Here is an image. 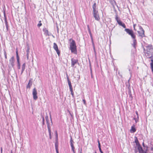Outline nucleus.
I'll return each mask as SVG.
<instances>
[{
	"label": "nucleus",
	"instance_id": "obj_22",
	"mask_svg": "<svg viewBox=\"0 0 153 153\" xmlns=\"http://www.w3.org/2000/svg\"><path fill=\"white\" fill-rule=\"evenodd\" d=\"M135 139L134 140V142L136 143V146H138L139 145H140V143H139V141L137 139V138L135 137Z\"/></svg>",
	"mask_w": 153,
	"mask_h": 153
},
{
	"label": "nucleus",
	"instance_id": "obj_17",
	"mask_svg": "<svg viewBox=\"0 0 153 153\" xmlns=\"http://www.w3.org/2000/svg\"><path fill=\"white\" fill-rule=\"evenodd\" d=\"M67 80L68 81V85L69 87L70 90L72 89V87L71 84V83L70 80H69V78L67 77Z\"/></svg>",
	"mask_w": 153,
	"mask_h": 153
},
{
	"label": "nucleus",
	"instance_id": "obj_18",
	"mask_svg": "<svg viewBox=\"0 0 153 153\" xmlns=\"http://www.w3.org/2000/svg\"><path fill=\"white\" fill-rule=\"evenodd\" d=\"M32 85V82L31 80H30L29 81L27 85V88H30L31 86Z\"/></svg>",
	"mask_w": 153,
	"mask_h": 153
},
{
	"label": "nucleus",
	"instance_id": "obj_48",
	"mask_svg": "<svg viewBox=\"0 0 153 153\" xmlns=\"http://www.w3.org/2000/svg\"><path fill=\"white\" fill-rule=\"evenodd\" d=\"M99 150L101 153H103V152L102 151L101 149H99Z\"/></svg>",
	"mask_w": 153,
	"mask_h": 153
},
{
	"label": "nucleus",
	"instance_id": "obj_11",
	"mask_svg": "<svg viewBox=\"0 0 153 153\" xmlns=\"http://www.w3.org/2000/svg\"><path fill=\"white\" fill-rule=\"evenodd\" d=\"M151 47H152V46H151V45H149L148 46H147V54H149L148 52H149V51H151L152 52L153 51V49Z\"/></svg>",
	"mask_w": 153,
	"mask_h": 153
},
{
	"label": "nucleus",
	"instance_id": "obj_32",
	"mask_svg": "<svg viewBox=\"0 0 153 153\" xmlns=\"http://www.w3.org/2000/svg\"><path fill=\"white\" fill-rule=\"evenodd\" d=\"M30 48L29 47H27L26 51L27 54H29Z\"/></svg>",
	"mask_w": 153,
	"mask_h": 153
},
{
	"label": "nucleus",
	"instance_id": "obj_38",
	"mask_svg": "<svg viewBox=\"0 0 153 153\" xmlns=\"http://www.w3.org/2000/svg\"><path fill=\"white\" fill-rule=\"evenodd\" d=\"M74 149H75V148L73 147V148H71V149H72V150L73 151L74 153H76L75 151L74 150Z\"/></svg>",
	"mask_w": 153,
	"mask_h": 153
},
{
	"label": "nucleus",
	"instance_id": "obj_57",
	"mask_svg": "<svg viewBox=\"0 0 153 153\" xmlns=\"http://www.w3.org/2000/svg\"><path fill=\"white\" fill-rule=\"evenodd\" d=\"M151 150L153 151V147H151Z\"/></svg>",
	"mask_w": 153,
	"mask_h": 153
},
{
	"label": "nucleus",
	"instance_id": "obj_45",
	"mask_svg": "<svg viewBox=\"0 0 153 153\" xmlns=\"http://www.w3.org/2000/svg\"><path fill=\"white\" fill-rule=\"evenodd\" d=\"M73 40H74L72 39V38L70 39H69V41L70 42H71V41H72Z\"/></svg>",
	"mask_w": 153,
	"mask_h": 153
},
{
	"label": "nucleus",
	"instance_id": "obj_27",
	"mask_svg": "<svg viewBox=\"0 0 153 153\" xmlns=\"http://www.w3.org/2000/svg\"><path fill=\"white\" fill-rule=\"evenodd\" d=\"M4 21L5 25H7V20L5 16V13H4Z\"/></svg>",
	"mask_w": 153,
	"mask_h": 153
},
{
	"label": "nucleus",
	"instance_id": "obj_24",
	"mask_svg": "<svg viewBox=\"0 0 153 153\" xmlns=\"http://www.w3.org/2000/svg\"><path fill=\"white\" fill-rule=\"evenodd\" d=\"M137 44V41L135 39H134L133 40V43L132 44V45L134 48H136V45Z\"/></svg>",
	"mask_w": 153,
	"mask_h": 153
},
{
	"label": "nucleus",
	"instance_id": "obj_42",
	"mask_svg": "<svg viewBox=\"0 0 153 153\" xmlns=\"http://www.w3.org/2000/svg\"><path fill=\"white\" fill-rule=\"evenodd\" d=\"M90 37H91V39L92 42H93V38H92V35L91 34V35H90Z\"/></svg>",
	"mask_w": 153,
	"mask_h": 153
},
{
	"label": "nucleus",
	"instance_id": "obj_2",
	"mask_svg": "<svg viewBox=\"0 0 153 153\" xmlns=\"http://www.w3.org/2000/svg\"><path fill=\"white\" fill-rule=\"evenodd\" d=\"M16 56L18 68L20 69V64L19 62V58L18 55V51L17 49L16 50Z\"/></svg>",
	"mask_w": 153,
	"mask_h": 153
},
{
	"label": "nucleus",
	"instance_id": "obj_30",
	"mask_svg": "<svg viewBox=\"0 0 153 153\" xmlns=\"http://www.w3.org/2000/svg\"><path fill=\"white\" fill-rule=\"evenodd\" d=\"M70 91L71 92V95L72 96V97H74V92L73 90V89H70Z\"/></svg>",
	"mask_w": 153,
	"mask_h": 153
},
{
	"label": "nucleus",
	"instance_id": "obj_54",
	"mask_svg": "<svg viewBox=\"0 0 153 153\" xmlns=\"http://www.w3.org/2000/svg\"><path fill=\"white\" fill-rule=\"evenodd\" d=\"M79 153H82V149H81L80 151L79 152Z\"/></svg>",
	"mask_w": 153,
	"mask_h": 153
},
{
	"label": "nucleus",
	"instance_id": "obj_33",
	"mask_svg": "<svg viewBox=\"0 0 153 153\" xmlns=\"http://www.w3.org/2000/svg\"><path fill=\"white\" fill-rule=\"evenodd\" d=\"M41 21H39V23L37 25V26L39 27L42 25V24L41 23Z\"/></svg>",
	"mask_w": 153,
	"mask_h": 153
},
{
	"label": "nucleus",
	"instance_id": "obj_25",
	"mask_svg": "<svg viewBox=\"0 0 153 153\" xmlns=\"http://www.w3.org/2000/svg\"><path fill=\"white\" fill-rule=\"evenodd\" d=\"M151 62L150 63L151 67L152 69V71L153 72V59H151Z\"/></svg>",
	"mask_w": 153,
	"mask_h": 153
},
{
	"label": "nucleus",
	"instance_id": "obj_7",
	"mask_svg": "<svg viewBox=\"0 0 153 153\" xmlns=\"http://www.w3.org/2000/svg\"><path fill=\"white\" fill-rule=\"evenodd\" d=\"M14 56H12L9 60V63L12 67L14 65Z\"/></svg>",
	"mask_w": 153,
	"mask_h": 153
},
{
	"label": "nucleus",
	"instance_id": "obj_37",
	"mask_svg": "<svg viewBox=\"0 0 153 153\" xmlns=\"http://www.w3.org/2000/svg\"><path fill=\"white\" fill-rule=\"evenodd\" d=\"M56 140H58V134L57 131H56Z\"/></svg>",
	"mask_w": 153,
	"mask_h": 153
},
{
	"label": "nucleus",
	"instance_id": "obj_34",
	"mask_svg": "<svg viewBox=\"0 0 153 153\" xmlns=\"http://www.w3.org/2000/svg\"><path fill=\"white\" fill-rule=\"evenodd\" d=\"M42 125H45V119L42 116Z\"/></svg>",
	"mask_w": 153,
	"mask_h": 153
},
{
	"label": "nucleus",
	"instance_id": "obj_15",
	"mask_svg": "<svg viewBox=\"0 0 153 153\" xmlns=\"http://www.w3.org/2000/svg\"><path fill=\"white\" fill-rule=\"evenodd\" d=\"M53 125V122L52 121V120H51V123H49L47 124V127L48 131H51V126Z\"/></svg>",
	"mask_w": 153,
	"mask_h": 153
},
{
	"label": "nucleus",
	"instance_id": "obj_5",
	"mask_svg": "<svg viewBox=\"0 0 153 153\" xmlns=\"http://www.w3.org/2000/svg\"><path fill=\"white\" fill-rule=\"evenodd\" d=\"M93 16L96 20L98 21L100 20V18L98 11L93 12Z\"/></svg>",
	"mask_w": 153,
	"mask_h": 153
},
{
	"label": "nucleus",
	"instance_id": "obj_50",
	"mask_svg": "<svg viewBox=\"0 0 153 153\" xmlns=\"http://www.w3.org/2000/svg\"><path fill=\"white\" fill-rule=\"evenodd\" d=\"M29 54H27V59H28Z\"/></svg>",
	"mask_w": 153,
	"mask_h": 153
},
{
	"label": "nucleus",
	"instance_id": "obj_8",
	"mask_svg": "<svg viewBox=\"0 0 153 153\" xmlns=\"http://www.w3.org/2000/svg\"><path fill=\"white\" fill-rule=\"evenodd\" d=\"M76 46V43L74 40H73L72 41L70 42V48L74 47H75Z\"/></svg>",
	"mask_w": 153,
	"mask_h": 153
},
{
	"label": "nucleus",
	"instance_id": "obj_53",
	"mask_svg": "<svg viewBox=\"0 0 153 153\" xmlns=\"http://www.w3.org/2000/svg\"><path fill=\"white\" fill-rule=\"evenodd\" d=\"M1 153H2V147L1 148Z\"/></svg>",
	"mask_w": 153,
	"mask_h": 153
},
{
	"label": "nucleus",
	"instance_id": "obj_47",
	"mask_svg": "<svg viewBox=\"0 0 153 153\" xmlns=\"http://www.w3.org/2000/svg\"><path fill=\"white\" fill-rule=\"evenodd\" d=\"M83 102H84V103L85 104V103H86V102H85V99H83Z\"/></svg>",
	"mask_w": 153,
	"mask_h": 153
},
{
	"label": "nucleus",
	"instance_id": "obj_52",
	"mask_svg": "<svg viewBox=\"0 0 153 153\" xmlns=\"http://www.w3.org/2000/svg\"><path fill=\"white\" fill-rule=\"evenodd\" d=\"M50 118L51 119V120H52V118H51V115L50 114Z\"/></svg>",
	"mask_w": 153,
	"mask_h": 153
},
{
	"label": "nucleus",
	"instance_id": "obj_29",
	"mask_svg": "<svg viewBox=\"0 0 153 153\" xmlns=\"http://www.w3.org/2000/svg\"><path fill=\"white\" fill-rule=\"evenodd\" d=\"M130 35L131 36V37L133 39H135L136 36L134 34L133 32Z\"/></svg>",
	"mask_w": 153,
	"mask_h": 153
},
{
	"label": "nucleus",
	"instance_id": "obj_6",
	"mask_svg": "<svg viewBox=\"0 0 153 153\" xmlns=\"http://www.w3.org/2000/svg\"><path fill=\"white\" fill-rule=\"evenodd\" d=\"M53 48L56 51L57 54L59 56L60 54V52L58 49V47L57 44L55 43H53Z\"/></svg>",
	"mask_w": 153,
	"mask_h": 153
},
{
	"label": "nucleus",
	"instance_id": "obj_31",
	"mask_svg": "<svg viewBox=\"0 0 153 153\" xmlns=\"http://www.w3.org/2000/svg\"><path fill=\"white\" fill-rule=\"evenodd\" d=\"M48 132L49 133V138L50 139H51L52 137H51V131H48Z\"/></svg>",
	"mask_w": 153,
	"mask_h": 153
},
{
	"label": "nucleus",
	"instance_id": "obj_13",
	"mask_svg": "<svg viewBox=\"0 0 153 153\" xmlns=\"http://www.w3.org/2000/svg\"><path fill=\"white\" fill-rule=\"evenodd\" d=\"M125 31L129 35L131 34V33L133 32L131 30H130L128 28H126L125 30Z\"/></svg>",
	"mask_w": 153,
	"mask_h": 153
},
{
	"label": "nucleus",
	"instance_id": "obj_19",
	"mask_svg": "<svg viewBox=\"0 0 153 153\" xmlns=\"http://www.w3.org/2000/svg\"><path fill=\"white\" fill-rule=\"evenodd\" d=\"M136 131V129L134 126H132L130 131L131 133H134Z\"/></svg>",
	"mask_w": 153,
	"mask_h": 153
},
{
	"label": "nucleus",
	"instance_id": "obj_16",
	"mask_svg": "<svg viewBox=\"0 0 153 153\" xmlns=\"http://www.w3.org/2000/svg\"><path fill=\"white\" fill-rule=\"evenodd\" d=\"M117 23L120 25L122 26L123 28H125L126 27L125 24L123 23L121 21H119V22L117 21Z\"/></svg>",
	"mask_w": 153,
	"mask_h": 153
},
{
	"label": "nucleus",
	"instance_id": "obj_44",
	"mask_svg": "<svg viewBox=\"0 0 153 153\" xmlns=\"http://www.w3.org/2000/svg\"><path fill=\"white\" fill-rule=\"evenodd\" d=\"M135 113H136V114L137 115V117L138 118H139V116H138V113L137 111H136Z\"/></svg>",
	"mask_w": 153,
	"mask_h": 153
},
{
	"label": "nucleus",
	"instance_id": "obj_12",
	"mask_svg": "<svg viewBox=\"0 0 153 153\" xmlns=\"http://www.w3.org/2000/svg\"><path fill=\"white\" fill-rule=\"evenodd\" d=\"M137 149L138 150V151L139 153H143V149L141 145H139L137 146Z\"/></svg>",
	"mask_w": 153,
	"mask_h": 153
},
{
	"label": "nucleus",
	"instance_id": "obj_40",
	"mask_svg": "<svg viewBox=\"0 0 153 153\" xmlns=\"http://www.w3.org/2000/svg\"><path fill=\"white\" fill-rule=\"evenodd\" d=\"M92 45H93V48H94V51L95 52V47H94V42H92Z\"/></svg>",
	"mask_w": 153,
	"mask_h": 153
},
{
	"label": "nucleus",
	"instance_id": "obj_21",
	"mask_svg": "<svg viewBox=\"0 0 153 153\" xmlns=\"http://www.w3.org/2000/svg\"><path fill=\"white\" fill-rule=\"evenodd\" d=\"M96 4L94 3L93 5L92 8L93 9V12L97 11H98L96 10Z\"/></svg>",
	"mask_w": 153,
	"mask_h": 153
},
{
	"label": "nucleus",
	"instance_id": "obj_46",
	"mask_svg": "<svg viewBox=\"0 0 153 153\" xmlns=\"http://www.w3.org/2000/svg\"><path fill=\"white\" fill-rule=\"evenodd\" d=\"M128 94L130 95V96H131V91H128Z\"/></svg>",
	"mask_w": 153,
	"mask_h": 153
},
{
	"label": "nucleus",
	"instance_id": "obj_56",
	"mask_svg": "<svg viewBox=\"0 0 153 153\" xmlns=\"http://www.w3.org/2000/svg\"><path fill=\"white\" fill-rule=\"evenodd\" d=\"M143 147L145 146L144 143V142H143Z\"/></svg>",
	"mask_w": 153,
	"mask_h": 153
},
{
	"label": "nucleus",
	"instance_id": "obj_28",
	"mask_svg": "<svg viewBox=\"0 0 153 153\" xmlns=\"http://www.w3.org/2000/svg\"><path fill=\"white\" fill-rule=\"evenodd\" d=\"M150 51H149V52H148L149 54H147V53H146L147 54V56H148V57L150 58H152V56L151 55V56H150Z\"/></svg>",
	"mask_w": 153,
	"mask_h": 153
},
{
	"label": "nucleus",
	"instance_id": "obj_39",
	"mask_svg": "<svg viewBox=\"0 0 153 153\" xmlns=\"http://www.w3.org/2000/svg\"><path fill=\"white\" fill-rule=\"evenodd\" d=\"M92 45H93V48H94V51L95 52V47H94V42H92Z\"/></svg>",
	"mask_w": 153,
	"mask_h": 153
},
{
	"label": "nucleus",
	"instance_id": "obj_60",
	"mask_svg": "<svg viewBox=\"0 0 153 153\" xmlns=\"http://www.w3.org/2000/svg\"><path fill=\"white\" fill-rule=\"evenodd\" d=\"M11 153H12V152H11Z\"/></svg>",
	"mask_w": 153,
	"mask_h": 153
},
{
	"label": "nucleus",
	"instance_id": "obj_36",
	"mask_svg": "<svg viewBox=\"0 0 153 153\" xmlns=\"http://www.w3.org/2000/svg\"><path fill=\"white\" fill-rule=\"evenodd\" d=\"M98 148H99V149H101V148L100 144V143L99 142V140H98Z\"/></svg>",
	"mask_w": 153,
	"mask_h": 153
},
{
	"label": "nucleus",
	"instance_id": "obj_59",
	"mask_svg": "<svg viewBox=\"0 0 153 153\" xmlns=\"http://www.w3.org/2000/svg\"><path fill=\"white\" fill-rule=\"evenodd\" d=\"M95 153H97L96 152H95Z\"/></svg>",
	"mask_w": 153,
	"mask_h": 153
},
{
	"label": "nucleus",
	"instance_id": "obj_3",
	"mask_svg": "<svg viewBox=\"0 0 153 153\" xmlns=\"http://www.w3.org/2000/svg\"><path fill=\"white\" fill-rule=\"evenodd\" d=\"M32 94L33 99L35 100H36L38 98V97L37 95V90L35 88H34L33 90Z\"/></svg>",
	"mask_w": 153,
	"mask_h": 153
},
{
	"label": "nucleus",
	"instance_id": "obj_61",
	"mask_svg": "<svg viewBox=\"0 0 153 153\" xmlns=\"http://www.w3.org/2000/svg\"><path fill=\"white\" fill-rule=\"evenodd\" d=\"M152 73H153V72H152Z\"/></svg>",
	"mask_w": 153,
	"mask_h": 153
},
{
	"label": "nucleus",
	"instance_id": "obj_41",
	"mask_svg": "<svg viewBox=\"0 0 153 153\" xmlns=\"http://www.w3.org/2000/svg\"><path fill=\"white\" fill-rule=\"evenodd\" d=\"M115 19L116 20L117 22V21L119 22V21H120V20L118 19V17L117 16H116V17L115 18Z\"/></svg>",
	"mask_w": 153,
	"mask_h": 153
},
{
	"label": "nucleus",
	"instance_id": "obj_35",
	"mask_svg": "<svg viewBox=\"0 0 153 153\" xmlns=\"http://www.w3.org/2000/svg\"><path fill=\"white\" fill-rule=\"evenodd\" d=\"M4 51V55L5 58V59H7V56L6 52L5 51Z\"/></svg>",
	"mask_w": 153,
	"mask_h": 153
},
{
	"label": "nucleus",
	"instance_id": "obj_20",
	"mask_svg": "<svg viewBox=\"0 0 153 153\" xmlns=\"http://www.w3.org/2000/svg\"><path fill=\"white\" fill-rule=\"evenodd\" d=\"M25 66H26L25 63H24V64H23L22 65V71H21V75H22V74L23 71H24V70H25Z\"/></svg>",
	"mask_w": 153,
	"mask_h": 153
},
{
	"label": "nucleus",
	"instance_id": "obj_23",
	"mask_svg": "<svg viewBox=\"0 0 153 153\" xmlns=\"http://www.w3.org/2000/svg\"><path fill=\"white\" fill-rule=\"evenodd\" d=\"M43 31L44 32V33L45 35L46 36H49L48 34V30L46 28H45L43 29Z\"/></svg>",
	"mask_w": 153,
	"mask_h": 153
},
{
	"label": "nucleus",
	"instance_id": "obj_26",
	"mask_svg": "<svg viewBox=\"0 0 153 153\" xmlns=\"http://www.w3.org/2000/svg\"><path fill=\"white\" fill-rule=\"evenodd\" d=\"M45 118L47 124L49 123H50L49 122L48 117L47 115L46 116Z\"/></svg>",
	"mask_w": 153,
	"mask_h": 153
},
{
	"label": "nucleus",
	"instance_id": "obj_14",
	"mask_svg": "<svg viewBox=\"0 0 153 153\" xmlns=\"http://www.w3.org/2000/svg\"><path fill=\"white\" fill-rule=\"evenodd\" d=\"M70 142L71 146V148L74 147V142L73 141V140H72V137L71 136H70Z\"/></svg>",
	"mask_w": 153,
	"mask_h": 153
},
{
	"label": "nucleus",
	"instance_id": "obj_51",
	"mask_svg": "<svg viewBox=\"0 0 153 153\" xmlns=\"http://www.w3.org/2000/svg\"><path fill=\"white\" fill-rule=\"evenodd\" d=\"M87 27H88V30H90L89 27V25H87Z\"/></svg>",
	"mask_w": 153,
	"mask_h": 153
},
{
	"label": "nucleus",
	"instance_id": "obj_58",
	"mask_svg": "<svg viewBox=\"0 0 153 153\" xmlns=\"http://www.w3.org/2000/svg\"><path fill=\"white\" fill-rule=\"evenodd\" d=\"M143 153H147L146 152H144V151L143 150Z\"/></svg>",
	"mask_w": 153,
	"mask_h": 153
},
{
	"label": "nucleus",
	"instance_id": "obj_49",
	"mask_svg": "<svg viewBox=\"0 0 153 153\" xmlns=\"http://www.w3.org/2000/svg\"><path fill=\"white\" fill-rule=\"evenodd\" d=\"M6 29H7V31H8V25H6Z\"/></svg>",
	"mask_w": 153,
	"mask_h": 153
},
{
	"label": "nucleus",
	"instance_id": "obj_10",
	"mask_svg": "<svg viewBox=\"0 0 153 153\" xmlns=\"http://www.w3.org/2000/svg\"><path fill=\"white\" fill-rule=\"evenodd\" d=\"M70 48L72 53H73L75 54H76V46L75 47H73Z\"/></svg>",
	"mask_w": 153,
	"mask_h": 153
},
{
	"label": "nucleus",
	"instance_id": "obj_55",
	"mask_svg": "<svg viewBox=\"0 0 153 153\" xmlns=\"http://www.w3.org/2000/svg\"><path fill=\"white\" fill-rule=\"evenodd\" d=\"M135 25H134L133 26H134V30H136V29H135Z\"/></svg>",
	"mask_w": 153,
	"mask_h": 153
},
{
	"label": "nucleus",
	"instance_id": "obj_9",
	"mask_svg": "<svg viewBox=\"0 0 153 153\" xmlns=\"http://www.w3.org/2000/svg\"><path fill=\"white\" fill-rule=\"evenodd\" d=\"M55 147L56 153H59L58 151V142L57 140H56Z\"/></svg>",
	"mask_w": 153,
	"mask_h": 153
},
{
	"label": "nucleus",
	"instance_id": "obj_1",
	"mask_svg": "<svg viewBox=\"0 0 153 153\" xmlns=\"http://www.w3.org/2000/svg\"><path fill=\"white\" fill-rule=\"evenodd\" d=\"M139 29L141 30V31H137V32L139 35V36L142 38L143 37H145V31L142 27L141 26H139Z\"/></svg>",
	"mask_w": 153,
	"mask_h": 153
},
{
	"label": "nucleus",
	"instance_id": "obj_43",
	"mask_svg": "<svg viewBox=\"0 0 153 153\" xmlns=\"http://www.w3.org/2000/svg\"><path fill=\"white\" fill-rule=\"evenodd\" d=\"M88 30V31L89 32V33L90 34V35H91L92 34L91 33V30Z\"/></svg>",
	"mask_w": 153,
	"mask_h": 153
},
{
	"label": "nucleus",
	"instance_id": "obj_4",
	"mask_svg": "<svg viewBox=\"0 0 153 153\" xmlns=\"http://www.w3.org/2000/svg\"><path fill=\"white\" fill-rule=\"evenodd\" d=\"M78 60L77 59H75L74 58H72L71 59V66L74 67L75 64H78L79 65V63L78 62Z\"/></svg>",
	"mask_w": 153,
	"mask_h": 153
}]
</instances>
